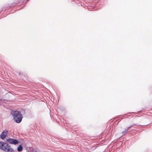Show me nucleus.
Returning a JSON list of instances; mask_svg holds the SVG:
<instances>
[{
  "instance_id": "1",
  "label": "nucleus",
  "mask_w": 152,
  "mask_h": 152,
  "mask_svg": "<svg viewBox=\"0 0 152 152\" xmlns=\"http://www.w3.org/2000/svg\"><path fill=\"white\" fill-rule=\"evenodd\" d=\"M11 114L14 120L16 123H19L21 121L22 116L20 112L17 110L12 111Z\"/></svg>"
},
{
  "instance_id": "2",
  "label": "nucleus",
  "mask_w": 152,
  "mask_h": 152,
  "mask_svg": "<svg viewBox=\"0 0 152 152\" xmlns=\"http://www.w3.org/2000/svg\"><path fill=\"white\" fill-rule=\"evenodd\" d=\"M4 146L5 147L4 148V151L5 152H14L12 148L8 144H5Z\"/></svg>"
},
{
  "instance_id": "3",
  "label": "nucleus",
  "mask_w": 152,
  "mask_h": 152,
  "mask_svg": "<svg viewBox=\"0 0 152 152\" xmlns=\"http://www.w3.org/2000/svg\"><path fill=\"white\" fill-rule=\"evenodd\" d=\"M8 132V131L6 130H4L1 134L0 135L1 138L3 140L6 137L7 134Z\"/></svg>"
},
{
  "instance_id": "4",
  "label": "nucleus",
  "mask_w": 152,
  "mask_h": 152,
  "mask_svg": "<svg viewBox=\"0 0 152 152\" xmlns=\"http://www.w3.org/2000/svg\"><path fill=\"white\" fill-rule=\"evenodd\" d=\"M7 143H4L2 142H0V149H1L4 151V148L5 144H7Z\"/></svg>"
},
{
  "instance_id": "5",
  "label": "nucleus",
  "mask_w": 152,
  "mask_h": 152,
  "mask_svg": "<svg viewBox=\"0 0 152 152\" xmlns=\"http://www.w3.org/2000/svg\"><path fill=\"white\" fill-rule=\"evenodd\" d=\"M23 147L21 145H19L17 148V150L18 151L20 152L22 151Z\"/></svg>"
},
{
  "instance_id": "6",
  "label": "nucleus",
  "mask_w": 152,
  "mask_h": 152,
  "mask_svg": "<svg viewBox=\"0 0 152 152\" xmlns=\"http://www.w3.org/2000/svg\"><path fill=\"white\" fill-rule=\"evenodd\" d=\"M18 141L17 140L14 139V141H12L11 144L15 145L17 144H18Z\"/></svg>"
},
{
  "instance_id": "7",
  "label": "nucleus",
  "mask_w": 152,
  "mask_h": 152,
  "mask_svg": "<svg viewBox=\"0 0 152 152\" xmlns=\"http://www.w3.org/2000/svg\"><path fill=\"white\" fill-rule=\"evenodd\" d=\"M13 141H14V139L11 138H9L7 140V142L10 144H11V143Z\"/></svg>"
},
{
  "instance_id": "8",
  "label": "nucleus",
  "mask_w": 152,
  "mask_h": 152,
  "mask_svg": "<svg viewBox=\"0 0 152 152\" xmlns=\"http://www.w3.org/2000/svg\"><path fill=\"white\" fill-rule=\"evenodd\" d=\"M130 127H128L127 129H126L125 131H123L122 132V133L123 134H126L127 132V131L129 129Z\"/></svg>"
}]
</instances>
